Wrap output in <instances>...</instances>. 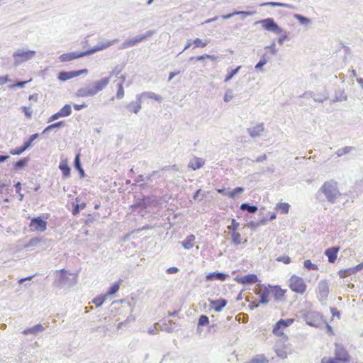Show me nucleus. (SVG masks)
Listing matches in <instances>:
<instances>
[{"mask_svg": "<svg viewBox=\"0 0 363 363\" xmlns=\"http://www.w3.org/2000/svg\"><path fill=\"white\" fill-rule=\"evenodd\" d=\"M194 58H196V60L197 61H201L204 59H210L212 61L215 60L216 59V57L214 56V55H208V54H204V55H199L196 57H191L190 58V60H194Z\"/></svg>", "mask_w": 363, "mask_h": 363, "instance_id": "obj_53", "label": "nucleus"}, {"mask_svg": "<svg viewBox=\"0 0 363 363\" xmlns=\"http://www.w3.org/2000/svg\"><path fill=\"white\" fill-rule=\"evenodd\" d=\"M278 262H282L284 264H289L291 262V258L289 256H281L277 258Z\"/></svg>", "mask_w": 363, "mask_h": 363, "instance_id": "obj_63", "label": "nucleus"}, {"mask_svg": "<svg viewBox=\"0 0 363 363\" xmlns=\"http://www.w3.org/2000/svg\"><path fill=\"white\" fill-rule=\"evenodd\" d=\"M232 243L238 245L241 243L240 240V234L238 232H231L230 233Z\"/></svg>", "mask_w": 363, "mask_h": 363, "instance_id": "obj_49", "label": "nucleus"}, {"mask_svg": "<svg viewBox=\"0 0 363 363\" xmlns=\"http://www.w3.org/2000/svg\"><path fill=\"white\" fill-rule=\"evenodd\" d=\"M110 82V77H104L94 82L91 86L79 89L76 95L78 97H89L102 91Z\"/></svg>", "mask_w": 363, "mask_h": 363, "instance_id": "obj_2", "label": "nucleus"}, {"mask_svg": "<svg viewBox=\"0 0 363 363\" xmlns=\"http://www.w3.org/2000/svg\"><path fill=\"white\" fill-rule=\"evenodd\" d=\"M233 91L231 89L227 90V91L225 92L224 97H223L224 101L228 102V101H231L233 99Z\"/></svg>", "mask_w": 363, "mask_h": 363, "instance_id": "obj_62", "label": "nucleus"}, {"mask_svg": "<svg viewBox=\"0 0 363 363\" xmlns=\"http://www.w3.org/2000/svg\"><path fill=\"white\" fill-rule=\"evenodd\" d=\"M68 272L62 269L60 272L57 279L55 281V285L57 287L62 288L65 286H70L69 279L68 277Z\"/></svg>", "mask_w": 363, "mask_h": 363, "instance_id": "obj_14", "label": "nucleus"}, {"mask_svg": "<svg viewBox=\"0 0 363 363\" xmlns=\"http://www.w3.org/2000/svg\"><path fill=\"white\" fill-rule=\"evenodd\" d=\"M138 98H140L141 99L143 98H147L150 99H154L157 101H161L162 100V97L154 92L152 91H145L142 94H138Z\"/></svg>", "mask_w": 363, "mask_h": 363, "instance_id": "obj_31", "label": "nucleus"}, {"mask_svg": "<svg viewBox=\"0 0 363 363\" xmlns=\"http://www.w3.org/2000/svg\"><path fill=\"white\" fill-rule=\"evenodd\" d=\"M124 96V89L121 83L118 84V90L116 92V97L118 99H122Z\"/></svg>", "mask_w": 363, "mask_h": 363, "instance_id": "obj_60", "label": "nucleus"}, {"mask_svg": "<svg viewBox=\"0 0 363 363\" xmlns=\"http://www.w3.org/2000/svg\"><path fill=\"white\" fill-rule=\"evenodd\" d=\"M209 323V318L206 315H201L198 320L197 330H199L200 327L206 326Z\"/></svg>", "mask_w": 363, "mask_h": 363, "instance_id": "obj_43", "label": "nucleus"}, {"mask_svg": "<svg viewBox=\"0 0 363 363\" xmlns=\"http://www.w3.org/2000/svg\"><path fill=\"white\" fill-rule=\"evenodd\" d=\"M234 280L243 285H250L259 281L258 277L255 274H248L243 277H236Z\"/></svg>", "mask_w": 363, "mask_h": 363, "instance_id": "obj_13", "label": "nucleus"}, {"mask_svg": "<svg viewBox=\"0 0 363 363\" xmlns=\"http://www.w3.org/2000/svg\"><path fill=\"white\" fill-rule=\"evenodd\" d=\"M241 69V66H238L235 69L228 71V74L226 75L224 82H229L235 75H236L240 69Z\"/></svg>", "mask_w": 363, "mask_h": 363, "instance_id": "obj_47", "label": "nucleus"}, {"mask_svg": "<svg viewBox=\"0 0 363 363\" xmlns=\"http://www.w3.org/2000/svg\"><path fill=\"white\" fill-rule=\"evenodd\" d=\"M340 247L339 246H334L325 250L324 254L325 256H327L330 263H335L337 259V253L340 251Z\"/></svg>", "mask_w": 363, "mask_h": 363, "instance_id": "obj_19", "label": "nucleus"}, {"mask_svg": "<svg viewBox=\"0 0 363 363\" xmlns=\"http://www.w3.org/2000/svg\"><path fill=\"white\" fill-rule=\"evenodd\" d=\"M45 330V328L41 324H37L33 327L25 329L23 331V334L25 335L32 334V335H38L39 333L43 332Z\"/></svg>", "mask_w": 363, "mask_h": 363, "instance_id": "obj_25", "label": "nucleus"}, {"mask_svg": "<svg viewBox=\"0 0 363 363\" xmlns=\"http://www.w3.org/2000/svg\"><path fill=\"white\" fill-rule=\"evenodd\" d=\"M40 136L39 133H34L29 136V138L24 140L23 146L26 150L29 149L32 146V143L35 140Z\"/></svg>", "mask_w": 363, "mask_h": 363, "instance_id": "obj_41", "label": "nucleus"}, {"mask_svg": "<svg viewBox=\"0 0 363 363\" xmlns=\"http://www.w3.org/2000/svg\"><path fill=\"white\" fill-rule=\"evenodd\" d=\"M136 100L134 101H131L125 106L128 111L130 113H138L141 110V103L142 99L140 98H138V94L136 95Z\"/></svg>", "mask_w": 363, "mask_h": 363, "instance_id": "obj_20", "label": "nucleus"}, {"mask_svg": "<svg viewBox=\"0 0 363 363\" xmlns=\"http://www.w3.org/2000/svg\"><path fill=\"white\" fill-rule=\"evenodd\" d=\"M335 357L343 363L350 361V356L347 351L341 345L335 344Z\"/></svg>", "mask_w": 363, "mask_h": 363, "instance_id": "obj_16", "label": "nucleus"}, {"mask_svg": "<svg viewBox=\"0 0 363 363\" xmlns=\"http://www.w3.org/2000/svg\"><path fill=\"white\" fill-rule=\"evenodd\" d=\"M85 207H86L85 203H82L81 204L74 205L73 207V209H72V214L74 216L78 214L79 213L80 210L84 208Z\"/></svg>", "mask_w": 363, "mask_h": 363, "instance_id": "obj_58", "label": "nucleus"}, {"mask_svg": "<svg viewBox=\"0 0 363 363\" xmlns=\"http://www.w3.org/2000/svg\"><path fill=\"white\" fill-rule=\"evenodd\" d=\"M321 363H343L340 359H338L337 357H324L321 360Z\"/></svg>", "mask_w": 363, "mask_h": 363, "instance_id": "obj_57", "label": "nucleus"}, {"mask_svg": "<svg viewBox=\"0 0 363 363\" xmlns=\"http://www.w3.org/2000/svg\"><path fill=\"white\" fill-rule=\"evenodd\" d=\"M26 150V147H24L23 145L21 146V147H17L16 148H13V149H11L9 150V153L12 155H21L23 152H25Z\"/></svg>", "mask_w": 363, "mask_h": 363, "instance_id": "obj_52", "label": "nucleus"}, {"mask_svg": "<svg viewBox=\"0 0 363 363\" xmlns=\"http://www.w3.org/2000/svg\"><path fill=\"white\" fill-rule=\"evenodd\" d=\"M62 117H67L72 113V108L69 104H65L60 111Z\"/></svg>", "mask_w": 363, "mask_h": 363, "instance_id": "obj_48", "label": "nucleus"}, {"mask_svg": "<svg viewBox=\"0 0 363 363\" xmlns=\"http://www.w3.org/2000/svg\"><path fill=\"white\" fill-rule=\"evenodd\" d=\"M264 128L263 123L257 125L256 126L247 128V131L252 138H257L262 135Z\"/></svg>", "mask_w": 363, "mask_h": 363, "instance_id": "obj_23", "label": "nucleus"}, {"mask_svg": "<svg viewBox=\"0 0 363 363\" xmlns=\"http://www.w3.org/2000/svg\"><path fill=\"white\" fill-rule=\"evenodd\" d=\"M240 209L242 211H247L250 213H255L258 210V207L257 206L252 205L249 203H242L240 206Z\"/></svg>", "mask_w": 363, "mask_h": 363, "instance_id": "obj_36", "label": "nucleus"}, {"mask_svg": "<svg viewBox=\"0 0 363 363\" xmlns=\"http://www.w3.org/2000/svg\"><path fill=\"white\" fill-rule=\"evenodd\" d=\"M29 157H25L21 158L19 160L13 163V169L16 171H19L23 169L25 167H26L30 161Z\"/></svg>", "mask_w": 363, "mask_h": 363, "instance_id": "obj_30", "label": "nucleus"}, {"mask_svg": "<svg viewBox=\"0 0 363 363\" xmlns=\"http://www.w3.org/2000/svg\"><path fill=\"white\" fill-rule=\"evenodd\" d=\"M48 222L42 216L30 218V226L34 227L39 232H44L47 229Z\"/></svg>", "mask_w": 363, "mask_h": 363, "instance_id": "obj_12", "label": "nucleus"}, {"mask_svg": "<svg viewBox=\"0 0 363 363\" xmlns=\"http://www.w3.org/2000/svg\"><path fill=\"white\" fill-rule=\"evenodd\" d=\"M168 323L169 324L167 323L166 320H164L161 323H155V328L160 327V330L171 333L175 330L176 323L172 320H168Z\"/></svg>", "mask_w": 363, "mask_h": 363, "instance_id": "obj_18", "label": "nucleus"}, {"mask_svg": "<svg viewBox=\"0 0 363 363\" xmlns=\"http://www.w3.org/2000/svg\"><path fill=\"white\" fill-rule=\"evenodd\" d=\"M294 322V319H280L278 320L273 328V333L279 337L284 335L283 329L290 326Z\"/></svg>", "mask_w": 363, "mask_h": 363, "instance_id": "obj_9", "label": "nucleus"}, {"mask_svg": "<svg viewBox=\"0 0 363 363\" xmlns=\"http://www.w3.org/2000/svg\"><path fill=\"white\" fill-rule=\"evenodd\" d=\"M195 235L193 234L188 235L186 238L181 242V245L186 250L191 249L194 245Z\"/></svg>", "mask_w": 363, "mask_h": 363, "instance_id": "obj_26", "label": "nucleus"}, {"mask_svg": "<svg viewBox=\"0 0 363 363\" xmlns=\"http://www.w3.org/2000/svg\"><path fill=\"white\" fill-rule=\"evenodd\" d=\"M270 293L274 296L275 300H280L284 296L285 291L279 286H272L269 284Z\"/></svg>", "mask_w": 363, "mask_h": 363, "instance_id": "obj_24", "label": "nucleus"}, {"mask_svg": "<svg viewBox=\"0 0 363 363\" xmlns=\"http://www.w3.org/2000/svg\"><path fill=\"white\" fill-rule=\"evenodd\" d=\"M35 55V52L34 50L20 49L17 50L13 54V57L14 58V65L18 66L22 62L32 59Z\"/></svg>", "mask_w": 363, "mask_h": 363, "instance_id": "obj_6", "label": "nucleus"}, {"mask_svg": "<svg viewBox=\"0 0 363 363\" xmlns=\"http://www.w3.org/2000/svg\"><path fill=\"white\" fill-rule=\"evenodd\" d=\"M262 27L269 32L275 34L282 33L277 39L278 43L282 45L284 41L289 38V32L283 29L275 22L273 18H267L257 22Z\"/></svg>", "mask_w": 363, "mask_h": 363, "instance_id": "obj_3", "label": "nucleus"}, {"mask_svg": "<svg viewBox=\"0 0 363 363\" xmlns=\"http://www.w3.org/2000/svg\"><path fill=\"white\" fill-rule=\"evenodd\" d=\"M59 169L62 172L63 178L66 179L70 176L71 168L67 161H61L59 164Z\"/></svg>", "mask_w": 363, "mask_h": 363, "instance_id": "obj_34", "label": "nucleus"}, {"mask_svg": "<svg viewBox=\"0 0 363 363\" xmlns=\"http://www.w3.org/2000/svg\"><path fill=\"white\" fill-rule=\"evenodd\" d=\"M304 320L307 325L318 328L322 320V316L319 313L310 311L305 314Z\"/></svg>", "mask_w": 363, "mask_h": 363, "instance_id": "obj_10", "label": "nucleus"}, {"mask_svg": "<svg viewBox=\"0 0 363 363\" xmlns=\"http://www.w3.org/2000/svg\"><path fill=\"white\" fill-rule=\"evenodd\" d=\"M211 308L216 312H220L227 305L228 301L225 298H220L216 300H210Z\"/></svg>", "mask_w": 363, "mask_h": 363, "instance_id": "obj_21", "label": "nucleus"}, {"mask_svg": "<svg viewBox=\"0 0 363 363\" xmlns=\"http://www.w3.org/2000/svg\"><path fill=\"white\" fill-rule=\"evenodd\" d=\"M317 297L322 304H325L330 293V283L326 279L320 280L316 289Z\"/></svg>", "mask_w": 363, "mask_h": 363, "instance_id": "obj_5", "label": "nucleus"}, {"mask_svg": "<svg viewBox=\"0 0 363 363\" xmlns=\"http://www.w3.org/2000/svg\"><path fill=\"white\" fill-rule=\"evenodd\" d=\"M294 17L301 24L307 25L311 22V19L299 13H295Z\"/></svg>", "mask_w": 363, "mask_h": 363, "instance_id": "obj_44", "label": "nucleus"}, {"mask_svg": "<svg viewBox=\"0 0 363 363\" xmlns=\"http://www.w3.org/2000/svg\"><path fill=\"white\" fill-rule=\"evenodd\" d=\"M259 289H255L254 292L256 295H258L259 297V303L260 304H267L269 302V294L270 289L269 286H266L264 284H259Z\"/></svg>", "mask_w": 363, "mask_h": 363, "instance_id": "obj_8", "label": "nucleus"}, {"mask_svg": "<svg viewBox=\"0 0 363 363\" xmlns=\"http://www.w3.org/2000/svg\"><path fill=\"white\" fill-rule=\"evenodd\" d=\"M145 40V37H143V35H137L135 38H130L125 40L124 42H123L121 45L119 46V50H124L128 48L133 47L136 45L138 43H141L143 41Z\"/></svg>", "mask_w": 363, "mask_h": 363, "instance_id": "obj_15", "label": "nucleus"}, {"mask_svg": "<svg viewBox=\"0 0 363 363\" xmlns=\"http://www.w3.org/2000/svg\"><path fill=\"white\" fill-rule=\"evenodd\" d=\"M323 194L328 202L335 203L341 194L337 187V183L334 180L324 182L318 191V196Z\"/></svg>", "mask_w": 363, "mask_h": 363, "instance_id": "obj_1", "label": "nucleus"}, {"mask_svg": "<svg viewBox=\"0 0 363 363\" xmlns=\"http://www.w3.org/2000/svg\"><path fill=\"white\" fill-rule=\"evenodd\" d=\"M74 70L73 71H60L57 74V79L61 82H65L68 79H72L74 77H76Z\"/></svg>", "mask_w": 363, "mask_h": 363, "instance_id": "obj_29", "label": "nucleus"}, {"mask_svg": "<svg viewBox=\"0 0 363 363\" xmlns=\"http://www.w3.org/2000/svg\"><path fill=\"white\" fill-rule=\"evenodd\" d=\"M289 287L291 291L303 294L306 290V284L303 279L296 275H292L289 280Z\"/></svg>", "mask_w": 363, "mask_h": 363, "instance_id": "obj_7", "label": "nucleus"}, {"mask_svg": "<svg viewBox=\"0 0 363 363\" xmlns=\"http://www.w3.org/2000/svg\"><path fill=\"white\" fill-rule=\"evenodd\" d=\"M205 164L204 160L200 157H194L193 160L190 161L188 167L193 170H196L201 168Z\"/></svg>", "mask_w": 363, "mask_h": 363, "instance_id": "obj_27", "label": "nucleus"}, {"mask_svg": "<svg viewBox=\"0 0 363 363\" xmlns=\"http://www.w3.org/2000/svg\"><path fill=\"white\" fill-rule=\"evenodd\" d=\"M269 6L272 7H281V8H286V9H292L293 6L285 4V3H281V2H274V1H269V2H265L261 4V6Z\"/></svg>", "mask_w": 363, "mask_h": 363, "instance_id": "obj_37", "label": "nucleus"}, {"mask_svg": "<svg viewBox=\"0 0 363 363\" xmlns=\"http://www.w3.org/2000/svg\"><path fill=\"white\" fill-rule=\"evenodd\" d=\"M123 70V67L121 65H116L114 69L110 72V78L112 76H118Z\"/></svg>", "mask_w": 363, "mask_h": 363, "instance_id": "obj_59", "label": "nucleus"}, {"mask_svg": "<svg viewBox=\"0 0 363 363\" xmlns=\"http://www.w3.org/2000/svg\"><path fill=\"white\" fill-rule=\"evenodd\" d=\"M244 191V188L242 186H238L234 188L232 191H228L225 194V196H228L230 199H235L237 196L242 194Z\"/></svg>", "mask_w": 363, "mask_h": 363, "instance_id": "obj_40", "label": "nucleus"}, {"mask_svg": "<svg viewBox=\"0 0 363 363\" xmlns=\"http://www.w3.org/2000/svg\"><path fill=\"white\" fill-rule=\"evenodd\" d=\"M74 167L79 172L80 178H84L85 177L86 174L82 166L79 154H77L74 157Z\"/></svg>", "mask_w": 363, "mask_h": 363, "instance_id": "obj_28", "label": "nucleus"}, {"mask_svg": "<svg viewBox=\"0 0 363 363\" xmlns=\"http://www.w3.org/2000/svg\"><path fill=\"white\" fill-rule=\"evenodd\" d=\"M303 267L307 270H318V267L316 264L311 262L310 259H306L303 262Z\"/></svg>", "mask_w": 363, "mask_h": 363, "instance_id": "obj_50", "label": "nucleus"}, {"mask_svg": "<svg viewBox=\"0 0 363 363\" xmlns=\"http://www.w3.org/2000/svg\"><path fill=\"white\" fill-rule=\"evenodd\" d=\"M274 172V165H271L267 167H261V168H259V172L261 174L273 173Z\"/></svg>", "mask_w": 363, "mask_h": 363, "instance_id": "obj_61", "label": "nucleus"}, {"mask_svg": "<svg viewBox=\"0 0 363 363\" xmlns=\"http://www.w3.org/2000/svg\"><path fill=\"white\" fill-rule=\"evenodd\" d=\"M21 108L28 118H31L32 111L30 107L23 106Z\"/></svg>", "mask_w": 363, "mask_h": 363, "instance_id": "obj_64", "label": "nucleus"}, {"mask_svg": "<svg viewBox=\"0 0 363 363\" xmlns=\"http://www.w3.org/2000/svg\"><path fill=\"white\" fill-rule=\"evenodd\" d=\"M40 241H41V239L39 238H37V237L32 238L31 239L29 240V241L27 244V247H36L40 242Z\"/></svg>", "mask_w": 363, "mask_h": 363, "instance_id": "obj_55", "label": "nucleus"}, {"mask_svg": "<svg viewBox=\"0 0 363 363\" xmlns=\"http://www.w3.org/2000/svg\"><path fill=\"white\" fill-rule=\"evenodd\" d=\"M119 287H120V281L114 282L108 288V291L106 292V294L107 295H113V294H115L119 290Z\"/></svg>", "mask_w": 363, "mask_h": 363, "instance_id": "obj_45", "label": "nucleus"}, {"mask_svg": "<svg viewBox=\"0 0 363 363\" xmlns=\"http://www.w3.org/2000/svg\"><path fill=\"white\" fill-rule=\"evenodd\" d=\"M192 43H193V45H194V48H204L208 45V40L203 41L200 38H196L195 40H194L192 41Z\"/></svg>", "mask_w": 363, "mask_h": 363, "instance_id": "obj_51", "label": "nucleus"}, {"mask_svg": "<svg viewBox=\"0 0 363 363\" xmlns=\"http://www.w3.org/2000/svg\"><path fill=\"white\" fill-rule=\"evenodd\" d=\"M160 203L159 200L155 195H142L135 198L134 203L130 206L133 211L140 208L142 211L146 210L149 207L157 206Z\"/></svg>", "mask_w": 363, "mask_h": 363, "instance_id": "obj_4", "label": "nucleus"}, {"mask_svg": "<svg viewBox=\"0 0 363 363\" xmlns=\"http://www.w3.org/2000/svg\"><path fill=\"white\" fill-rule=\"evenodd\" d=\"M28 82L29 81H17L16 84L9 85V88L11 89H15L16 88H23Z\"/></svg>", "mask_w": 363, "mask_h": 363, "instance_id": "obj_54", "label": "nucleus"}, {"mask_svg": "<svg viewBox=\"0 0 363 363\" xmlns=\"http://www.w3.org/2000/svg\"><path fill=\"white\" fill-rule=\"evenodd\" d=\"M106 299V295L101 294L96 298H94L92 302L95 304L96 307L101 306Z\"/></svg>", "mask_w": 363, "mask_h": 363, "instance_id": "obj_46", "label": "nucleus"}, {"mask_svg": "<svg viewBox=\"0 0 363 363\" xmlns=\"http://www.w3.org/2000/svg\"><path fill=\"white\" fill-rule=\"evenodd\" d=\"M289 208L290 205L288 203L279 202L277 203L275 206V210L279 211L281 214H286L289 212Z\"/></svg>", "mask_w": 363, "mask_h": 363, "instance_id": "obj_39", "label": "nucleus"}, {"mask_svg": "<svg viewBox=\"0 0 363 363\" xmlns=\"http://www.w3.org/2000/svg\"><path fill=\"white\" fill-rule=\"evenodd\" d=\"M269 60V57L267 53L262 55L260 57L259 62L255 65V69L257 72H262V67L264 66Z\"/></svg>", "mask_w": 363, "mask_h": 363, "instance_id": "obj_35", "label": "nucleus"}, {"mask_svg": "<svg viewBox=\"0 0 363 363\" xmlns=\"http://www.w3.org/2000/svg\"><path fill=\"white\" fill-rule=\"evenodd\" d=\"M85 56H87L86 50L83 52H73L64 53L59 57V59L60 62H69Z\"/></svg>", "mask_w": 363, "mask_h": 363, "instance_id": "obj_17", "label": "nucleus"}, {"mask_svg": "<svg viewBox=\"0 0 363 363\" xmlns=\"http://www.w3.org/2000/svg\"><path fill=\"white\" fill-rule=\"evenodd\" d=\"M118 41V39H113L112 40H106L105 42L99 43L93 48L86 50V55H91L98 51L104 50L116 44Z\"/></svg>", "mask_w": 363, "mask_h": 363, "instance_id": "obj_11", "label": "nucleus"}, {"mask_svg": "<svg viewBox=\"0 0 363 363\" xmlns=\"http://www.w3.org/2000/svg\"><path fill=\"white\" fill-rule=\"evenodd\" d=\"M64 126H65V122L64 121L55 122L45 127L40 135H44L54 129L61 128Z\"/></svg>", "mask_w": 363, "mask_h": 363, "instance_id": "obj_32", "label": "nucleus"}, {"mask_svg": "<svg viewBox=\"0 0 363 363\" xmlns=\"http://www.w3.org/2000/svg\"><path fill=\"white\" fill-rule=\"evenodd\" d=\"M245 363H269V360L264 354H260L255 355L250 361Z\"/></svg>", "mask_w": 363, "mask_h": 363, "instance_id": "obj_38", "label": "nucleus"}, {"mask_svg": "<svg viewBox=\"0 0 363 363\" xmlns=\"http://www.w3.org/2000/svg\"><path fill=\"white\" fill-rule=\"evenodd\" d=\"M303 97H311L315 101L323 103L325 100L328 99V95H321V94H315L313 92L310 93H304L303 95Z\"/></svg>", "mask_w": 363, "mask_h": 363, "instance_id": "obj_33", "label": "nucleus"}, {"mask_svg": "<svg viewBox=\"0 0 363 363\" xmlns=\"http://www.w3.org/2000/svg\"><path fill=\"white\" fill-rule=\"evenodd\" d=\"M355 148L354 147H352V146H346V147H344L342 148H340L338 149L337 151H336V155L338 156V157H341L342 155H345L346 154H348L350 152H351L352 151L354 150Z\"/></svg>", "mask_w": 363, "mask_h": 363, "instance_id": "obj_42", "label": "nucleus"}, {"mask_svg": "<svg viewBox=\"0 0 363 363\" xmlns=\"http://www.w3.org/2000/svg\"><path fill=\"white\" fill-rule=\"evenodd\" d=\"M240 224L238 222L236 221L235 219L233 218L231 220V225L228 226V229L230 230V233L231 232H237L238 228L239 227Z\"/></svg>", "mask_w": 363, "mask_h": 363, "instance_id": "obj_56", "label": "nucleus"}, {"mask_svg": "<svg viewBox=\"0 0 363 363\" xmlns=\"http://www.w3.org/2000/svg\"><path fill=\"white\" fill-rule=\"evenodd\" d=\"M228 277H229V275L224 272H213L211 273H209L206 275V279L208 281H212V280H219V281H225Z\"/></svg>", "mask_w": 363, "mask_h": 363, "instance_id": "obj_22", "label": "nucleus"}]
</instances>
